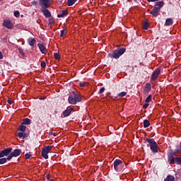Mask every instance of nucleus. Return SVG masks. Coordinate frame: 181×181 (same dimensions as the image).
<instances>
[{
  "label": "nucleus",
  "mask_w": 181,
  "mask_h": 181,
  "mask_svg": "<svg viewBox=\"0 0 181 181\" xmlns=\"http://www.w3.org/2000/svg\"><path fill=\"white\" fill-rule=\"evenodd\" d=\"M72 95H70L68 98V102L69 104H71L72 105H76L77 103H81V96L77 93L76 91L72 92Z\"/></svg>",
  "instance_id": "nucleus-1"
},
{
  "label": "nucleus",
  "mask_w": 181,
  "mask_h": 181,
  "mask_svg": "<svg viewBox=\"0 0 181 181\" xmlns=\"http://www.w3.org/2000/svg\"><path fill=\"white\" fill-rule=\"evenodd\" d=\"M125 52H127V48H119L110 53L109 57H110L111 59H119Z\"/></svg>",
  "instance_id": "nucleus-2"
},
{
  "label": "nucleus",
  "mask_w": 181,
  "mask_h": 181,
  "mask_svg": "<svg viewBox=\"0 0 181 181\" xmlns=\"http://www.w3.org/2000/svg\"><path fill=\"white\" fill-rule=\"evenodd\" d=\"M146 141L148 143L150 149L153 153H158V152H159V146H158V144L156 142L155 139L146 138Z\"/></svg>",
  "instance_id": "nucleus-3"
},
{
  "label": "nucleus",
  "mask_w": 181,
  "mask_h": 181,
  "mask_svg": "<svg viewBox=\"0 0 181 181\" xmlns=\"http://www.w3.org/2000/svg\"><path fill=\"white\" fill-rule=\"evenodd\" d=\"M40 11L50 8V0H40Z\"/></svg>",
  "instance_id": "nucleus-4"
},
{
  "label": "nucleus",
  "mask_w": 181,
  "mask_h": 181,
  "mask_svg": "<svg viewBox=\"0 0 181 181\" xmlns=\"http://www.w3.org/2000/svg\"><path fill=\"white\" fill-rule=\"evenodd\" d=\"M22 153V150L16 148L13 151H11L9 156H8V160H11L13 158H16Z\"/></svg>",
  "instance_id": "nucleus-5"
},
{
  "label": "nucleus",
  "mask_w": 181,
  "mask_h": 181,
  "mask_svg": "<svg viewBox=\"0 0 181 181\" xmlns=\"http://www.w3.org/2000/svg\"><path fill=\"white\" fill-rule=\"evenodd\" d=\"M71 112H74V108L68 107L66 109L62 112V117L63 118H67V117H70L71 115Z\"/></svg>",
  "instance_id": "nucleus-6"
},
{
  "label": "nucleus",
  "mask_w": 181,
  "mask_h": 181,
  "mask_svg": "<svg viewBox=\"0 0 181 181\" xmlns=\"http://www.w3.org/2000/svg\"><path fill=\"white\" fill-rule=\"evenodd\" d=\"M159 76H160V68H157L152 73L151 80L152 81H155L156 80H158V77H159Z\"/></svg>",
  "instance_id": "nucleus-7"
},
{
  "label": "nucleus",
  "mask_w": 181,
  "mask_h": 181,
  "mask_svg": "<svg viewBox=\"0 0 181 181\" xmlns=\"http://www.w3.org/2000/svg\"><path fill=\"white\" fill-rule=\"evenodd\" d=\"M1 153V158H5V156H9L12 152V148L8 147L4 148L0 151Z\"/></svg>",
  "instance_id": "nucleus-8"
},
{
  "label": "nucleus",
  "mask_w": 181,
  "mask_h": 181,
  "mask_svg": "<svg viewBox=\"0 0 181 181\" xmlns=\"http://www.w3.org/2000/svg\"><path fill=\"white\" fill-rule=\"evenodd\" d=\"M174 155H175V152L170 153L168 155V162H170V165H173L176 163V158H175Z\"/></svg>",
  "instance_id": "nucleus-9"
},
{
  "label": "nucleus",
  "mask_w": 181,
  "mask_h": 181,
  "mask_svg": "<svg viewBox=\"0 0 181 181\" xmlns=\"http://www.w3.org/2000/svg\"><path fill=\"white\" fill-rule=\"evenodd\" d=\"M3 26H4V28H6L7 29H12V28H13V24H12V22L11 21L4 20L3 23Z\"/></svg>",
  "instance_id": "nucleus-10"
},
{
  "label": "nucleus",
  "mask_w": 181,
  "mask_h": 181,
  "mask_svg": "<svg viewBox=\"0 0 181 181\" xmlns=\"http://www.w3.org/2000/svg\"><path fill=\"white\" fill-rule=\"evenodd\" d=\"M113 165H114L115 170L118 171L119 166H121V165H122V160H121L119 159H116L114 161Z\"/></svg>",
  "instance_id": "nucleus-11"
},
{
  "label": "nucleus",
  "mask_w": 181,
  "mask_h": 181,
  "mask_svg": "<svg viewBox=\"0 0 181 181\" xmlns=\"http://www.w3.org/2000/svg\"><path fill=\"white\" fill-rule=\"evenodd\" d=\"M163 5H165V2L163 1H157L154 5V8H157L158 11H160V9L163 8Z\"/></svg>",
  "instance_id": "nucleus-12"
},
{
  "label": "nucleus",
  "mask_w": 181,
  "mask_h": 181,
  "mask_svg": "<svg viewBox=\"0 0 181 181\" xmlns=\"http://www.w3.org/2000/svg\"><path fill=\"white\" fill-rule=\"evenodd\" d=\"M40 11H41V12H42V13L45 16V18H52V13H50V11H49V9L44 8Z\"/></svg>",
  "instance_id": "nucleus-13"
},
{
  "label": "nucleus",
  "mask_w": 181,
  "mask_h": 181,
  "mask_svg": "<svg viewBox=\"0 0 181 181\" xmlns=\"http://www.w3.org/2000/svg\"><path fill=\"white\" fill-rule=\"evenodd\" d=\"M37 46H38L41 53H42V54H46V53H47V50L46 49V48H45V45H43V44L38 43Z\"/></svg>",
  "instance_id": "nucleus-14"
},
{
  "label": "nucleus",
  "mask_w": 181,
  "mask_h": 181,
  "mask_svg": "<svg viewBox=\"0 0 181 181\" xmlns=\"http://www.w3.org/2000/svg\"><path fill=\"white\" fill-rule=\"evenodd\" d=\"M160 11L158 10V9H157L156 8H153L152 10H151V15H152L153 16H154V18H158V16L159 15V13H160Z\"/></svg>",
  "instance_id": "nucleus-15"
},
{
  "label": "nucleus",
  "mask_w": 181,
  "mask_h": 181,
  "mask_svg": "<svg viewBox=\"0 0 181 181\" xmlns=\"http://www.w3.org/2000/svg\"><path fill=\"white\" fill-rule=\"evenodd\" d=\"M66 15H69V11L67 10H62L61 13L57 15V18H64Z\"/></svg>",
  "instance_id": "nucleus-16"
},
{
  "label": "nucleus",
  "mask_w": 181,
  "mask_h": 181,
  "mask_svg": "<svg viewBox=\"0 0 181 181\" xmlns=\"http://www.w3.org/2000/svg\"><path fill=\"white\" fill-rule=\"evenodd\" d=\"M32 123V120L29 118H25L23 119L22 124L23 125H30Z\"/></svg>",
  "instance_id": "nucleus-17"
},
{
  "label": "nucleus",
  "mask_w": 181,
  "mask_h": 181,
  "mask_svg": "<svg viewBox=\"0 0 181 181\" xmlns=\"http://www.w3.org/2000/svg\"><path fill=\"white\" fill-rule=\"evenodd\" d=\"M170 25H173V20L172 18H167L165 20V23L164 25L170 26Z\"/></svg>",
  "instance_id": "nucleus-18"
},
{
  "label": "nucleus",
  "mask_w": 181,
  "mask_h": 181,
  "mask_svg": "<svg viewBox=\"0 0 181 181\" xmlns=\"http://www.w3.org/2000/svg\"><path fill=\"white\" fill-rule=\"evenodd\" d=\"M145 87L146 90H145L144 94H146V93H149V91H151V90L152 89V85H151V83H147Z\"/></svg>",
  "instance_id": "nucleus-19"
},
{
  "label": "nucleus",
  "mask_w": 181,
  "mask_h": 181,
  "mask_svg": "<svg viewBox=\"0 0 181 181\" xmlns=\"http://www.w3.org/2000/svg\"><path fill=\"white\" fill-rule=\"evenodd\" d=\"M18 138H23V139H25V138H28V134H26V133H25V132H18Z\"/></svg>",
  "instance_id": "nucleus-20"
},
{
  "label": "nucleus",
  "mask_w": 181,
  "mask_h": 181,
  "mask_svg": "<svg viewBox=\"0 0 181 181\" xmlns=\"http://www.w3.org/2000/svg\"><path fill=\"white\" fill-rule=\"evenodd\" d=\"M28 42L30 46H35V44L36 43V40L34 38H29L28 40Z\"/></svg>",
  "instance_id": "nucleus-21"
},
{
  "label": "nucleus",
  "mask_w": 181,
  "mask_h": 181,
  "mask_svg": "<svg viewBox=\"0 0 181 181\" xmlns=\"http://www.w3.org/2000/svg\"><path fill=\"white\" fill-rule=\"evenodd\" d=\"M144 128H148L151 125V122L148 119L144 120L143 122Z\"/></svg>",
  "instance_id": "nucleus-22"
},
{
  "label": "nucleus",
  "mask_w": 181,
  "mask_h": 181,
  "mask_svg": "<svg viewBox=\"0 0 181 181\" xmlns=\"http://www.w3.org/2000/svg\"><path fill=\"white\" fill-rule=\"evenodd\" d=\"M164 181H175V176L169 175L165 179H164Z\"/></svg>",
  "instance_id": "nucleus-23"
},
{
  "label": "nucleus",
  "mask_w": 181,
  "mask_h": 181,
  "mask_svg": "<svg viewBox=\"0 0 181 181\" xmlns=\"http://www.w3.org/2000/svg\"><path fill=\"white\" fill-rule=\"evenodd\" d=\"M42 151H44V152H47V153H49V152H50V151H52V146H46L42 148Z\"/></svg>",
  "instance_id": "nucleus-24"
},
{
  "label": "nucleus",
  "mask_w": 181,
  "mask_h": 181,
  "mask_svg": "<svg viewBox=\"0 0 181 181\" xmlns=\"http://www.w3.org/2000/svg\"><path fill=\"white\" fill-rule=\"evenodd\" d=\"M78 0H68L67 1V6H73L76 2H77Z\"/></svg>",
  "instance_id": "nucleus-25"
},
{
  "label": "nucleus",
  "mask_w": 181,
  "mask_h": 181,
  "mask_svg": "<svg viewBox=\"0 0 181 181\" xmlns=\"http://www.w3.org/2000/svg\"><path fill=\"white\" fill-rule=\"evenodd\" d=\"M143 29H144V30H148V29H149V22L145 21L144 23Z\"/></svg>",
  "instance_id": "nucleus-26"
},
{
  "label": "nucleus",
  "mask_w": 181,
  "mask_h": 181,
  "mask_svg": "<svg viewBox=\"0 0 181 181\" xmlns=\"http://www.w3.org/2000/svg\"><path fill=\"white\" fill-rule=\"evenodd\" d=\"M49 153H47L45 151H42L41 155L44 159H49V156L47 155Z\"/></svg>",
  "instance_id": "nucleus-27"
},
{
  "label": "nucleus",
  "mask_w": 181,
  "mask_h": 181,
  "mask_svg": "<svg viewBox=\"0 0 181 181\" xmlns=\"http://www.w3.org/2000/svg\"><path fill=\"white\" fill-rule=\"evenodd\" d=\"M18 131H21V132H25L26 131V126L21 124L18 127Z\"/></svg>",
  "instance_id": "nucleus-28"
},
{
  "label": "nucleus",
  "mask_w": 181,
  "mask_h": 181,
  "mask_svg": "<svg viewBox=\"0 0 181 181\" xmlns=\"http://www.w3.org/2000/svg\"><path fill=\"white\" fill-rule=\"evenodd\" d=\"M8 160V156L7 158H0V165H4V163H6V161Z\"/></svg>",
  "instance_id": "nucleus-29"
},
{
  "label": "nucleus",
  "mask_w": 181,
  "mask_h": 181,
  "mask_svg": "<svg viewBox=\"0 0 181 181\" xmlns=\"http://www.w3.org/2000/svg\"><path fill=\"white\" fill-rule=\"evenodd\" d=\"M67 33V31L66 30V29H63L61 30V33H60V37H64V35H66Z\"/></svg>",
  "instance_id": "nucleus-30"
},
{
  "label": "nucleus",
  "mask_w": 181,
  "mask_h": 181,
  "mask_svg": "<svg viewBox=\"0 0 181 181\" xmlns=\"http://www.w3.org/2000/svg\"><path fill=\"white\" fill-rule=\"evenodd\" d=\"M127 93L125 91L121 92L117 94V97H125V95H127Z\"/></svg>",
  "instance_id": "nucleus-31"
},
{
  "label": "nucleus",
  "mask_w": 181,
  "mask_h": 181,
  "mask_svg": "<svg viewBox=\"0 0 181 181\" xmlns=\"http://www.w3.org/2000/svg\"><path fill=\"white\" fill-rule=\"evenodd\" d=\"M18 52H19L20 54H21V56H23V57H25V52H23V49H22V47L18 48Z\"/></svg>",
  "instance_id": "nucleus-32"
},
{
  "label": "nucleus",
  "mask_w": 181,
  "mask_h": 181,
  "mask_svg": "<svg viewBox=\"0 0 181 181\" xmlns=\"http://www.w3.org/2000/svg\"><path fill=\"white\" fill-rule=\"evenodd\" d=\"M80 87H86V86H88V83L86 81L79 83Z\"/></svg>",
  "instance_id": "nucleus-33"
},
{
  "label": "nucleus",
  "mask_w": 181,
  "mask_h": 181,
  "mask_svg": "<svg viewBox=\"0 0 181 181\" xmlns=\"http://www.w3.org/2000/svg\"><path fill=\"white\" fill-rule=\"evenodd\" d=\"M152 101V95H150L147 97V98L145 100V103H151Z\"/></svg>",
  "instance_id": "nucleus-34"
},
{
  "label": "nucleus",
  "mask_w": 181,
  "mask_h": 181,
  "mask_svg": "<svg viewBox=\"0 0 181 181\" xmlns=\"http://www.w3.org/2000/svg\"><path fill=\"white\" fill-rule=\"evenodd\" d=\"M175 163L181 165V157H175Z\"/></svg>",
  "instance_id": "nucleus-35"
},
{
  "label": "nucleus",
  "mask_w": 181,
  "mask_h": 181,
  "mask_svg": "<svg viewBox=\"0 0 181 181\" xmlns=\"http://www.w3.org/2000/svg\"><path fill=\"white\" fill-rule=\"evenodd\" d=\"M54 59H56V60H60V55L57 52H55L54 54Z\"/></svg>",
  "instance_id": "nucleus-36"
},
{
  "label": "nucleus",
  "mask_w": 181,
  "mask_h": 181,
  "mask_svg": "<svg viewBox=\"0 0 181 181\" xmlns=\"http://www.w3.org/2000/svg\"><path fill=\"white\" fill-rule=\"evenodd\" d=\"M53 23H54V19L53 18V17H52L48 20V25H52Z\"/></svg>",
  "instance_id": "nucleus-37"
},
{
  "label": "nucleus",
  "mask_w": 181,
  "mask_h": 181,
  "mask_svg": "<svg viewBox=\"0 0 181 181\" xmlns=\"http://www.w3.org/2000/svg\"><path fill=\"white\" fill-rule=\"evenodd\" d=\"M14 16H16V18H19V16H21V13H19V11H14Z\"/></svg>",
  "instance_id": "nucleus-38"
},
{
  "label": "nucleus",
  "mask_w": 181,
  "mask_h": 181,
  "mask_svg": "<svg viewBox=\"0 0 181 181\" xmlns=\"http://www.w3.org/2000/svg\"><path fill=\"white\" fill-rule=\"evenodd\" d=\"M25 159H30V156H32V153H27L25 155Z\"/></svg>",
  "instance_id": "nucleus-39"
},
{
  "label": "nucleus",
  "mask_w": 181,
  "mask_h": 181,
  "mask_svg": "<svg viewBox=\"0 0 181 181\" xmlns=\"http://www.w3.org/2000/svg\"><path fill=\"white\" fill-rule=\"evenodd\" d=\"M40 66H41L42 69H45V67H46V62L45 61H42Z\"/></svg>",
  "instance_id": "nucleus-40"
},
{
  "label": "nucleus",
  "mask_w": 181,
  "mask_h": 181,
  "mask_svg": "<svg viewBox=\"0 0 181 181\" xmlns=\"http://www.w3.org/2000/svg\"><path fill=\"white\" fill-rule=\"evenodd\" d=\"M104 91H105V88L103 87L99 90L98 94H103V93H104Z\"/></svg>",
  "instance_id": "nucleus-41"
},
{
  "label": "nucleus",
  "mask_w": 181,
  "mask_h": 181,
  "mask_svg": "<svg viewBox=\"0 0 181 181\" xmlns=\"http://www.w3.org/2000/svg\"><path fill=\"white\" fill-rule=\"evenodd\" d=\"M174 153H181V148H178L174 151Z\"/></svg>",
  "instance_id": "nucleus-42"
},
{
  "label": "nucleus",
  "mask_w": 181,
  "mask_h": 181,
  "mask_svg": "<svg viewBox=\"0 0 181 181\" xmlns=\"http://www.w3.org/2000/svg\"><path fill=\"white\" fill-rule=\"evenodd\" d=\"M148 107H149V105H148V103H145V104L143 105L144 110H146V108H148Z\"/></svg>",
  "instance_id": "nucleus-43"
},
{
  "label": "nucleus",
  "mask_w": 181,
  "mask_h": 181,
  "mask_svg": "<svg viewBox=\"0 0 181 181\" xmlns=\"http://www.w3.org/2000/svg\"><path fill=\"white\" fill-rule=\"evenodd\" d=\"M7 103H8V104H9L10 105H12V100H11V99H8V100H7Z\"/></svg>",
  "instance_id": "nucleus-44"
},
{
  "label": "nucleus",
  "mask_w": 181,
  "mask_h": 181,
  "mask_svg": "<svg viewBox=\"0 0 181 181\" xmlns=\"http://www.w3.org/2000/svg\"><path fill=\"white\" fill-rule=\"evenodd\" d=\"M147 2H157L158 1H160V0H146Z\"/></svg>",
  "instance_id": "nucleus-45"
},
{
  "label": "nucleus",
  "mask_w": 181,
  "mask_h": 181,
  "mask_svg": "<svg viewBox=\"0 0 181 181\" xmlns=\"http://www.w3.org/2000/svg\"><path fill=\"white\" fill-rule=\"evenodd\" d=\"M46 177H47V181H49V180H50V175L47 174V175H46Z\"/></svg>",
  "instance_id": "nucleus-46"
},
{
  "label": "nucleus",
  "mask_w": 181,
  "mask_h": 181,
  "mask_svg": "<svg viewBox=\"0 0 181 181\" xmlns=\"http://www.w3.org/2000/svg\"><path fill=\"white\" fill-rule=\"evenodd\" d=\"M4 59V55L2 54V52L0 51V59Z\"/></svg>",
  "instance_id": "nucleus-47"
},
{
  "label": "nucleus",
  "mask_w": 181,
  "mask_h": 181,
  "mask_svg": "<svg viewBox=\"0 0 181 181\" xmlns=\"http://www.w3.org/2000/svg\"><path fill=\"white\" fill-rule=\"evenodd\" d=\"M32 4L33 5H36V1H33Z\"/></svg>",
  "instance_id": "nucleus-48"
},
{
  "label": "nucleus",
  "mask_w": 181,
  "mask_h": 181,
  "mask_svg": "<svg viewBox=\"0 0 181 181\" xmlns=\"http://www.w3.org/2000/svg\"><path fill=\"white\" fill-rule=\"evenodd\" d=\"M2 158V154H1V151H0V158Z\"/></svg>",
  "instance_id": "nucleus-49"
},
{
  "label": "nucleus",
  "mask_w": 181,
  "mask_h": 181,
  "mask_svg": "<svg viewBox=\"0 0 181 181\" xmlns=\"http://www.w3.org/2000/svg\"><path fill=\"white\" fill-rule=\"evenodd\" d=\"M136 1H138V0H134L135 2H136Z\"/></svg>",
  "instance_id": "nucleus-50"
},
{
  "label": "nucleus",
  "mask_w": 181,
  "mask_h": 181,
  "mask_svg": "<svg viewBox=\"0 0 181 181\" xmlns=\"http://www.w3.org/2000/svg\"><path fill=\"white\" fill-rule=\"evenodd\" d=\"M54 156H57V155H55Z\"/></svg>",
  "instance_id": "nucleus-51"
}]
</instances>
